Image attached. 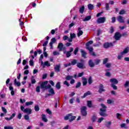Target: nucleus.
<instances>
[{
  "instance_id": "f257e3e1",
  "label": "nucleus",
  "mask_w": 129,
  "mask_h": 129,
  "mask_svg": "<svg viewBox=\"0 0 129 129\" xmlns=\"http://www.w3.org/2000/svg\"><path fill=\"white\" fill-rule=\"evenodd\" d=\"M101 106L102 108L100 110V115L104 117L107 116V114H106V106H105V105L103 104H101Z\"/></svg>"
},
{
  "instance_id": "f03ea898",
  "label": "nucleus",
  "mask_w": 129,
  "mask_h": 129,
  "mask_svg": "<svg viewBox=\"0 0 129 129\" xmlns=\"http://www.w3.org/2000/svg\"><path fill=\"white\" fill-rule=\"evenodd\" d=\"M110 82L111 83V87H112V88L115 90H116V89H117V87L115 86V84H117V83H118V81L116 79H111L110 80Z\"/></svg>"
},
{
  "instance_id": "7ed1b4c3",
  "label": "nucleus",
  "mask_w": 129,
  "mask_h": 129,
  "mask_svg": "<svg viewBox=\"0 0 129 129\" xmlns=\"http://www.w3.org/2000/svg\"><path fill=\"white\" fill-rule=\"evenodd\" d=\"M20 109L24 113H27V114H31L32 113V109L30 108H26L25 109L23 106H21Z\"/></svg>"
},
{
  "instance_id": "20e7f679",
  "label": "nucleus",
  "mask_w": 129,
  "mask_h": 129,
  "mask_svg": "<svg viewBox=\"0 0 129 129\" xmlns=\"http://www.w3.org/2000/svg\"><path fill=\"white\" fill-rule=\"evenodd\" d=\"M76 118V116H73L72 114H69L64 117L65 120H68L69 119L70 121H73L74 119Z\"/></svg>"
},
{
  "instance_id": "39448f33",
  "label": "nucleus",
  "mask_w": 129,
  "mask_h": 129,
  "mask_svg": "<svg viewBox=\"0 0 129 129\" xmlns=\"http://www.w3.org/2000/svg\"><path fill=\"white\" fill-rule=\"evenodd\" d=\"M47 84H48V81L42 82L40 85L41 88L42 89H48V88H51V85H48L46 86Z\"/></svg>"
},
{
  "instance_id": "423d86ee",
  "label": "nucleus",
  "mask_w": 129,
  "mask_h": 129,
  "mask_svg": "<svg viewBox=\"0 0 129 129\" xmlns=\"http://www.w3.org/2000/svg\"><path fill=\"white\" fill-rule=\"evenodd\" d=\"M37 55H38V52L37 51L34 52V55L31 54V58L29 61L30 65H34V60L33 59H34L35 57H37Z\"/></svg>"
},
{
  "instance_id": "0eeeda50",
  "label": "nucleus",
  "mask_w": 129,
  "mask_h": 129,
  "mask_svg": "<svg viewBox=\"0 0 129 129\" xmlns=\"http://www.w3.org/2000/svg\"><path fill=\"white\" fill-rule=\"evenodd\" d=\"M86 49L89 51L90 54H91V55H92V56H95L96 54L95 53L93 52V47H92V46H86Z\"/></svg>"
},
{
  "instance_id": "6e6552de",
  "label": "nucleus",
  "mask_w": 129,
  "mask_h": 129,
  "mask_svg": "<svg viewBox=\"0 0 129 129\" xmlns=\"http://www.w3.org/2000/svg\"><path fill=\"white\" fill-rule=\"evenodd\" d=\"M81 112L83 116H86L87 115V112H86V107L83 106L81 109Z\"/></svg>"
},
{
  "instance_id": "1a4fd4ad",
  "label": "nucleus",
  "mask_w": 129,
  "mask_h": 129,
  "mask_svg": "<svg viewBox=\"0 0 129 129\" xmlns=\"http://www.w3.org/2000/svg\"><path fill=\"white\" fill-rule=\"evenodd\" d=\"M106 18L105 17H100L97 20L98 24H103L105 22Z\"/></svg>"
},
{
  "instance_id": "9d476101",
  "label": "nucleus",
  "mask_w": 129,
  "mask_h": 129,
  "mask_svg": "<svg viewBox=\"0 0 129 129\" xmlns=\"http://www.w3.org/2000/svg\"><path fill=\"white\" fill-rule=\"evenodd\" d=\"M56 43V38H52L51 39V42L49 43V46L50 47L51 49H53V44Z\"/></svg>"
},
{
  "instance_id": "9b49d317",
  "label": "nucleus",
  "mask_w": 129,
  "mask_h": 129,
  "mask_svg": "<svg viewBox=\"0 0 129 129\" xmlns=\"http://www.w3.org/2000/svg\"><path fill=\"white\" fill-rule=\"evenodd\" d=\"M57 48L59 49V51H63V50H65V47H64V45L62 43H58Z\"/></svg>"
},
{
  "instance_id": "f8f14e48",
  "label": "nucleus",
  "mask_w": 129,
  "mask_h": 129,
  "mask_svg": "<svg viewBox=\"0 0 129 129\" xmlns=\"http://www.w3.org/2000/svg\"><path fill=\"white\" fill-rule=\"evenodd\" d=\"M129 52V47L125 48L122 52H121L122 55H125Z\"/></svg>"
},
{
  "instance_id": "ddd939ff",
  "label": "nucleus",
  "mask_w": 129,
  "mask_h": 129,
  "mask_svg": "<svg viewBox=\"0 0 129 129\" xmlns=\"http://www.w3.org/2000/svg\"><path fill=\"white\" fill-rule=\"evenodd\" d=\"M120 37H121V35H120V34L118 32H117L115 34V36H114V39L115 40H119V39H120Z\"/></svg>"
},
{
  "instance_id": "4468645a",
  "label": "nucleus",
  "mask_w": 129,
  "mask_h": 129,
  "mask_svg": "<svg viewBox=\"0 0 129 129\" xmlns=\"http://www.w3.org/2000/svg\"><path fill=\"white\" fill-rule=\"evenodd\" d=\"M83 35V31L81 30V28L79 27L78 29V37H80V36H82Z\"/></svg>"
},
{
  "instance_id": "2eb2a0df",
  "label": "nucleus",
  "mask_w": 129,
  "mask_h": 129,
  "mask_svg": "<svg viewBox=\"0 0 129 129\" xmlns=\"http://www.w3.org/2000/svg\"><path fill=\"white\" fill-rule=\"evenodd\" d=\"M117 21L119 23H124V18L120 16H119L117 18Z\"/></svg>"
},
{
  "instance_id": "dca6fc26",
  "label": "nucleus",
  "mask_w": 129,
  "mask_h": 129,
  "mask_svg": "<svg viewBox=\"0 0 129 129\" xmlns=\"http://www.w3.org/2000/svg\"><path fill=\"white\" fill-rule=\"evenodd\" d=\"M88 95H91V92L89 91L85 93L84 95L81 97V98H85V97H86V96H88Z\"/></svg>"
},
{
  "instance_id": "f3484780",
  "label": "nucleus",
  "mask_w": 129,
  "mask_h": 129,
  "mask_svg": "<svg viewBox=\"0 0 129 129\" xmlns=\"http://www.w3.org/2000/svg\"><path fill=\"white\" fill-rule=\"evenodd\" d=\"M111 46H112V43H105L104 44V47L106 48H109Z\"/></svg>"
},
{
  "instance_id": "a211bd4d",
  "label": "nucleus",
  "mask_w": 129,
  "mask_h": 129,
  "mask_svg": "<svg viewBox=\"0 0 129 129\" xmlns=\"http://www.w3.org/2000/svg\"><path fill=\"white\" fill-rule=\"evenodd\" d=\"M101 61V60L100 59L96 58L94 60V64H95L96 65H98V64L100 63Z\"/></svg>"
},
{
  "instance_id": "6ab92c4d",
  "label": "nucleus",
  "mask_w": 129,
  "mask_h": 129,
  "mask_svg": "<svg viewBox=\"0 0 129 129\" xmlns=\"http://www.w3.org/2000/svg\"><path fill=\"white\" fill-rule=\"evenodd\" d=\"M9 90L10 91H11V95L13 96V95H15V91H14V88L13 87V86H10L9 87Z\"/></svg>"
},
{
  "instance_id": "aec40b11",
  "label": "nucleus",
  "mask_w": 129,
  "mask_h": 129,
  "mask_svg": "<svg viewBox=\"0 0 129 129\" xmlns=\"http://www.w3.org/2000/svg\"><path fill=\"white\" fill-rule=\"evenodd\" d=\"M98 92L99 93H101V92H104V89H103V85H100V88L98 90Z\"/></svg>"
},
{
  "instance_id": "412c9836",
  "label": "nucleus",
  "mask_w": 129,
  "mask_h": 129,
  "mask_svg": "<svg viewBox=\"0 0 129 129\" xmlns=\"http://www.w3.org/2000/svg\"><path fill=\"white\" fill-rule=\"evenodd\" d=\"M41 117L42 120L44 121V122H47V121H48V119L46 118V115L45 114H42Z\"/></svg>"
},
{
  "instance_id": "4be33fe9",
  "label": "nucleus",
  "mask_w": 129,
  "mask_h": 129,
  "mask_svg": "<svg viewBox=\"0 0 129 129\" xmlns=\"http://www.w3.org/2000/svg\"><path fill=\"white\" fill-rule=\"evenodd\" d=\"M14 85H16V86H21V83L19 82H17V79H15L14 80Z\"/></svg>"
},
{
  "instance_id": "5701e85b",
  "label": "nucleus",
  "mask_w": 129,
  "mask_h": 129,
  "mask_svg": "<svg viewBox=\"0 0 129 129\" xmlns=\"http://www.w3.org/2000/svg\"><path fill=\"white\" fill-rule=\"evenodd\" d=\"M82 80H83V84L84 86L86 85L87 84V79L86 78L83 77L82 78Z\"/></svg>"
},
{
  "instance_id": "b1692460",
  "label": "nucleus",
  "mask_w": 129,
  "mask_h": 129,
  "mask_svg": "<svg viewBox=\"0 0 129 129\" xmlns=\"http://www.w3.org/2000/svg\"><path fill=\"white\" fill-rule=\"evenodd\" d=\"M90 20H91V16H87L85 17V19L83 20V22H87V21H89Z\"/></svg>"
},
{
  "instance_id": "393cba45",
  "label": "nucleus",
  "mask_w": 129,
  "mask_h": 129,
  "mask_svg": "<svg viewBox=\"0 0 129 129\" xmlns=\"http://www.w3.org/2000/svg\"><path fill=\"white\" fill-rule=\"evenodd\" d=\"M81 52L82 53V57H84V58H85L86 57V52L85 51L81 49Z\"/></svg>"
},
{
  "instance_id": "a878e982",
  "label": "nucleus",
  "mask_w": 129,
  "mask_h": 129,
  "mask_svg": "<svg viewBox=\"0 0 129 129\" xmlns=\"http://www.w3.org/2000/svg\"><path fill=\"white\" fill-rule=\"evenodd\" d=\"M54 70L55 72H59V71H60V66H55Z\"/></svg>"
},
{
  "instance_id": "bb28decb",
  "label": "nucleus",
  "mask_w": 129,
  "mask_h": 129,
  "mask_svg": "<svg viewBox=\"0 0 129 129\" xmlns=\"http://www.w3.org/2000/svg\"><path fill=\"white\" fill-rule=\"evenodd\" d=\"M74 76H68L66 77V80H72V79H73V78Z\"/></svg>"
},
{
  "instance_id": "cd10ccee",
  "label": "nucleus",
  "mask_w": 129,
  "mask_h": 129,
  "mask_svg": "<svg viewBox=\"0 0 129 129\" xmlns=\"http://www.w3.org/2000/svg\"><path fill=\"white\" fill-rule=\"evenodd\" d=\"M33 103H34V102L33 101L27 102L25 103V105L26 106H29V105H33Z\"/></svg>"
},
{
  "instance_id": "c85d7f7f",
  "label": "nucleus",
  "mask_w": 129,
  "mask_h": 129,
  "mask_svg": "<svg viewBox=\"0 0 129 129\" xmlns=\"http://www.w3.org/2000/svg\"><path fill=\"white\" fill-rule=\"evenodd\" d=\"M120 127H121V128H128V127L126 126V124L125 123L121 124Z\"/></svg>"
},
{
  "instance_id": "c756f323",
  "label": "nucleus",
  "mask_w": 129,
  "mask_h": 129,
  "mask_svg": "<svg viewBox=\"0 0 129 129\" xmlns=\"http://www.w3.org/2000/svg\"><path fill=\"white\" fill-rule=\"evenodd\" d=\"M122 57H123V54H121V52L117 56L118 60H121L122 59Z\"/></svg>"
},
{
  "instance_id": "7c9ffc66",
  "label": "nucleus",
  "mask_w": 129,
  "mask_h": 129,
  "mask_svg": "<svg viewBox=\"0 0 129 129\" xmlns=\"http://www.w3.org/2000/svg\"><path fill=\"white\" fill-rule=\"evenodd\" d=\"M56 88H57V89H60V88H61V85H60V82H58L57 83V84H56Z\"/></svg>"
},
{
  "instance_id": "2f4dec72",
  "label": "nucleus",
  "mask_w": 129,
  "mask_h": 129,
  "mask_svg": "<svg viewBox=\"0 0 129 129\" xmlns=\"http://www.w3.org/2000/svg\"><path fill=\"white\" fill-rule=\"evenodd\" d=\"M34 78H35V77L32 76L31 77V84H35V83H36V80H35Z\"/></svg>"
},
{
  "instance_id": "473e14b6",
  "label": "nucleus",
  "mask_w": 129,
  "mask_h": 129,
  "mask_svg": "<svg viewBox=\"0 0 129 129\" xmlns=\"http://www.w3.org/2000/svg\"><path fill=\"white\" fill-rule=\"evenodd\" d=\"M48 92H49V93H51V94H55V92L54 91L53 88H50L48 90Z\"/></svg>"
},
{
  "instance_id": "72a5a7b5",
  "label": "nucleus",
  "mask_w": 129,
  "mask_h": 129,
  "mask_svg": "<svg viewBox=\"0 0 129 129\" xmlns=\"http://www.w3.org/2000/svg\"><path fill=\"white\" fill-rule=\"evenodd\" d=\"M2 111L5 113V114H7V113L8 112V111L7 110V109L6 108L2 107Z\"/></svg>"
},
{
  "instance_id": "f704fd0d",
  "label": "nucleus",
  "mask_w": 129,
  "mask_h": 129,
  "mask_svg": "<svg viewBox=\"0 0 129 129\" xmlns=\"http://www.w3.org/2000/svg\"><path fill=\"white\" fill-rule=\"evenodd\" d=\"M92 44H93V41L92 40H90L86 44V46H90V45H92Z\"/></svg>"
},
{
  "instance_id": "c9c22d12",
  "label": "nucleus",
  "mask_w": 129,
  "mask_h": 129,
  "mask_svg": "<svg viewBox=\"0 0 129 129\" xmlns=\"http://www.w3.org/2000/svg\"><path fill=\"white\" fill-rule=\"evenodd\" d=\"M76 37V34L75 33H70V38L72 39H74Z\"/></svg>"
},
{
  "instance_id": "e433bc0d",
  "label": "nucleus",
  "mask_w": 129,
  "mask_h": 129,
  "mask_svg": "<svg viewBox=\"0 0 129 129\" xmlns=\"http://www.w3.org/2000/svg\"><path fill=\"white\" fill-rule=\"evenodd\" d=\"M78 68H80V69H84L86 68L85 66L84 65H78Z\"/></svg>"
},
{
  "instance_id": "4c0bfd02",
  "label": "nucleus",
  "mask_w": 129,
  "mask_h": 129,
  "mask_svg": "<svg viewBox=\"0 0 129 129\" xmlns=\"http://www.w3.org/2000/svg\"><path fill=\"white\" fill-rule=\"evenodd\" d=\"M92 78L91 77H90L88 79V83L89 84H92Z\"/></svg>"
},
{
  "instance_id": "58836bf2",
  "label": "nucleus",
  "mask_w": 129,
  "mask_h": 129,
  "mask_svg": "<svg viewBox=\"0 0 129 129\" xmlns=\"http://www.w3.org/2000/svg\"><path fill=\"white\" fill-rule=\"evenodd\" d=\"M34 109L35 111H39V110H40V108L39 107V106L35 105L34 107Z\"/></svg>"
},
{
  "instance_id": "ea45409f",
  "label": "nucleus",
  "mask_w": 129,
  "mask_h": 129,
  "mask_svg": "<svg viewBox=\"0 0 129 129\" xmlns=\"http://www.w3.org/2000/svg\"><path fill=\"white\" fill-rule=\"evenodd\" d=\"M116 116L118 119L120 120V117L121 116V114H120L118 113H117L116 114Z\"/></svg>"
},
{
  "instance_id": "a19ab883",
  "label": "nucleus",
  "mask_w": 129,
  "mask_h": 129,
  "mask_svg": "<svg viewBox=\"0 0 129 129\" xmlns=\"http://www.w3.org/2000/svg\"><path fill=\"white\" fill-rule=\"evenodd\" d=\"M89 10H92L93 9V5L89 4L88 5Z\"/></svg>"
},
{
  "instance_id": "79ce46f5",
  "label": "nucleus",
  "mask_w": 129,
  "mask_h": 129,
  "mask_svg": "<svg viewBox=\"0 0 129 129\" xmlns=\"http://www.w3.org/2000/svg\"><path fill=\"white\" fill-rule=\"evenodd\" d=\"M83 12H84V6L82 7L80 9V13H81V14H83Z\"/></svg>"
},
{
  "instance_id": "37998d69",
  "label": "nucleus",
  "mask_w": 129,
  "mask_h": 129,
  "mask_svg": "<svg viewBox=\"0 0 129 129\" xmlns=\"http://www.w3.org/2000/svg\"><path fill=\"white\" fill-rule=\"evenodd\" d=\"M103 119H104V118L103 117L99 118V119H98L97 122H98V123H100V122H101V121H102Z\"/></svg>"
},
{
  "instance_id": "c03bdc74",
  "label": "nucleus",
  "mask_w": 129,
  "mask_h": 129,
  "mask_svg": "<svg viewBox=\"0 0 129 129\" xmlns=\"http://www.w3.org/2000/svg\"><path fill=\"white\" fill-rule=\"evenodd\" d=\"M89 65H94V61H92V59L89 60Z\"/></svg>"
},
{
  "instance_id": "a18cd8bd",
  "label": "nucleus",
  "mask_w": 129,
  "mask_h": 129,
  "mask_svg": "<svg viewBox=\"0 0 129 129\" xmlns=\"http://www.w3.org/2000/svg\"><path fill=\"white\" fill-rule=\"evenodd\" d=\"M4 129H14V127L11 126H6L4 127Z\"/></svg>"
},
{
  "instance_id": "49530a36",
  "label": "nucleus",
  "mask_w": 129,
  "mask_h": 129,
  "mask_svg": "<svg viewBox=\"0 0 129 129\" xmlns=\"http://www.w3.org/2000/svg\"><path fill=\"white\" fill-rule=\"evenodd\" d=\"M124 87H129V81H126L125 84L124 85Z\"/></svg>"
},
{
  "instance_id": "de8ad7c7",
  "label": "nucleus",
  "mask_w": 129,
  "mask_h": 129,
  "mask_svg": "<svg viewBox=\"0 0 129 129\" xmlns=\"http://www.w3.org/2000/svg\"><path fill=\"white\" fill-rule=\"evenodd\" d=\"M92 105V103L91 101H88V106L89 107H91Z\"/></svg>"
},
{
  "instance_id": "09e8293b",
  "label": "nucleus",
  "mask_w": 129,
  "mask_h": 129,
  "mask_svg": "<svg viewBox=\"0 0 129 129\" xmlns=\"http://www.w3.org/2000/svg\"><path fill=\"white\" fill-rule=\"evenodd\" d=\"M83 75H84V72L79 73L77 77H82Z\"/></svg>"
},
{
  "instance_id": "8fccbe9b",
  "label": "nucleus",
  "mask_w": 129,
  "mask_h": 129,
  "mask_svg": "<svg viewBox=\"0 0 129 129\" xmlns=\"http://www.w3.org/2000/svg\"><path fill=\"white\" fill-rule=\"evenodd\" d=\"M107 61H108V59L107 58L104 59L103 61V64H106V63H107Z\"/></svg>"
},
{
  "instance_id": "3c124183",
  "label": "nucleus",
  "mask_w": 129,
  "mask_h": 129,
  "mask_svg": "<svg viewBox=\"0 0 129 129\" xmlns=\"http://www.w3.org/2000/svg\"><path fill=\"white\" fill-rule=\"evenodd\" d=\"M110 124H111V122L108 121L106 124V126H107V127H109V126H110Z\"/></svg>"
},
{
  "instance_id": "603ef678",
  "label": "nucleus",
  "mask_w": 129,
  "mask_h": 129,
  "mask_svg": "<svg viewBox=\"0 0 129 129\" xmlns=\"http://www.w3.org/2000/svg\"><path fill=\"white\" fill-rule=\"evenodd\" d=\"M91 120L93 121V122H94V121H95V120H96V116H93L91 118Z\"/></svg>"
},
{
  "instance_id": "864d4df0",
  "label": "nucleus",
  "mask_w": 129,
  "mask_h": 129,
  "mask_svg": "<svg viewBox=\"0 0 129 129\" xmlns=\"http://www.w3.org/2000/svg\"><path fill=\"white\" fill-rule=\"evenodd\" d=\"M76 63H77V60H76V59H74L72 62H71V64L72 65H75V64H76Z\"/></svg>"
},
{
  "instance_id": "5fc2aeb1",
  "label": "nucleus",
  "mask_w": 129,
  "mask_h": 129,
  "mask_svg": "<svg viewBox=\"0 0 129 129\" xmlns=\"http://www.w3.org/2000/svg\"><path fill=\"white\" fill-rule=\"evenodd\" d=\"M81 86V83L79 82L76 86V88H79V87Z\"/></svg>"
},
{
  "instance_id": "6e6d98bb",
  "label": "nucleus",
  "mask_w": 129,
  "mask_h": 129,
  "mask_svg": "<svg viewBox=\"0 0 129 129\" xmlns=\"http://www.w3.org/2000/svg\"><path fill=\"white\" fill-rule=\"evenodd\" d=\"M17 118H18V119H21L22 118V113H19Z\"/></svg>"
},
{
  "instance_id": "4d7b16f0",
  "label": "nucleus",
  "mask_w": 129,
  "mask_h": 129,
  "mask_svg": "<svg viewBox=\"0 0 129 129\" xmlns=\"http://www.w3.org/2000/svg\"><path fill=\"white\" fill-rule=\"evenodd\" d=\"M36 92H40V86H38L36 88Z\"/></svg>"
},
{
  "instance_id": "13d9d810",
  "label": "nucleus",
  "mask_w": 129,
  "mask_h": 129,
  "mask_svg": "<svg viewBox=\"0 0 129 129\" xmlns=\"http://www.w3.org/2000/svg\"><path fill=\"white\" fill-rule=\"evenodd\" d=\"M70 56H71V52H70V51H68L67 52V57L68 58L70 57Z\"/></svg>"
},
{
  "instance_id": "bf43d9fd",
  "label": "nucleus",
  "mask_w": 129,
  "mask_h": 129,
  "mask_svg": "<svg viewBox=\"0 0 129 129\" xmlns=\"http://www.w3.org/2000/svg\"><path fill=\"white\" fill-rule=\"evenodd\" d=\"M24 118L26 120H29L30 117H29V115H25L24 116Z\"/></svg>"
},
{
  "instance_id": "052dcab7",
  "label": "nucleus",
  "mask_w": 129,
  "mask_h": 129,
  "mask_svg": "<svg viewBox=\"0 0 129 129\" xmlns=\"http://www.w3.org/2000/svg\"><path fill=\"white\" fill-rule=\"evenodd\" d=\"M53 55L54 56H56V55H59V52H58L57 51H53Z\"/></svg>"
},
{
  "instance_id": "680f3d73",
  "label": "nucleus",
  "mask_w": 129,
  "mask_h": 129,
  "mask_svg": "<svg viewBox=\"0 0 129 129\" xmlns=\"http://www.w3.org/2000/svg\"><path fill=\"white\" fill-rule=\"evenodd\" d=\"M124 14H125V11H124V10H121L119 12V15H124Z\"/></svg>"
},
{
  "instance_id": "e2e57ef3",
  "label": "nucleus",
  "mask_w": 129,
  "mask_h": 129,
  "mask_svg": "<svg viewBox=\"0 0 129 129\" xmlns=\"http://www.w3.org/2000/svg\"><path fill=\"white\" fill-rule=\"evenodd\" d=\"M68 38L67 36L65 35L62 37V39L64 41H66V40H68Z\"/></svg>"
},
{
  "instance_id": "0e129e2a",
  "label": "nucleus",
  "mask_w": 129,
  "mask_h": 129,
  "mask_svg": "<svg viewBox=\"0 0 129 129\" xmlns=\"http://www.w3.org/2000/svg\"><path fill=\"white\" fill-rule=\"evenodd\" d=\"M15 116H16V113H14L10 116V118H11V119H13V118H14L15 117Z\"/></svg>"
},
{
  "instance_id": "69168bd1",
  "label": "nucleus",
  "mask_w": 129,
  "mask_h": 129,
  "mask_svg": "<svg viewBox=\"0 0 129 129\" xmlns=\"http://www.w3.org/2000/svg\"><path fill=\"white\" fill-rule=\"evenodd\" d=\"M78 52V48H76L75 49V51H74V53L75 54V55H76Z\"/></svg>"
},
{
  "instance_id": "338daca9",
  "label": "nucleus",
  "mask_w": 129,
  "mask_h": 129,
  "mask_svg": "<svg viewBox=\"0 0 129 129\" xmlns=\"http://www.w3.org/2000/svg\"><path fill=\"white\" fill-rule=\"evenodd\" d=\"M46 112L48 114H51L52 113V112H51V110H50V109H46Z\"/></svg>"
},
{
  "instance_id": "774afa93",
  "label": "nucleus",
  "mask_w": 129,
  "mask_h": 129,
  "mask_svg": "<svg viewBox=\"0 0 129 129\" xmlns=\"http://www.w3.org/2000/svg\"><path fill=\"white\" fill-rule=\"evenodd\" d=\"M106 10H109V5H108V3L106 4Z\"/></svg>"
}]
</instances>
